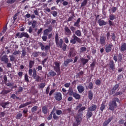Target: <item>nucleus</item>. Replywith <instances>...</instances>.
<instances>
[{"label": "nucleus", "mask_w": 126, "mask_h": 126, "mask_svg": "<svg viewBox=\"0 0 126 126\" xmlns=\"http://www.w3.org/2000/svg\"><path fill=\"white\" fill-rule=\"evenodd\" d=\"M117 103H120V99L118 97L114 98V100L111 101L108 105L110 111H115V109L118 108Z\"/></svg>", "instance_id": "1"}, {"label": "nucleus", "mask_w": 126, "mask_h": 126, "mask_svg": "<svg viewBox=\"0 0 126 126\" xmlns=\"http://www.w3.org/2000/svg\"><path fill=\"white\" fill-rule=\"evenodd\" d=\"M55 43L58 48H63V38L59 39V33H56L55 35Z\"/></svg>", "instance_id": "2"}, {"label": "nucleus", "mask_w": 126, "mask_h": 126, "mask_svg": "<svg viewBox=\"0 0 126 126\" xmlns=\"http://www.w3.org/2000/svg\"><path fill=\"white\" fill-rule=\"evenodd\" d=\"M77 42L79 43H81V39L74 34L72 36V39L70 40V43L72 44V45H75V44H76Z\"/></svg>", "instance_id": "3"}, {"label": "nucleus", "mask_w": 126, "mask_h": 126, "mask_svg": "<svg viewBox=\"0 0 126 126\" xmlns=\"http://www.w3.org/2000/svg\"><path fill=\"white\" fill-rule=\"evenodd\" d=\"M32 77L33 79H35V81H36V82H39L40 80H41V77L37 75V71L35 68L33 69Z\"/></svg>", "instance_id": "4"}, {"label": "nucleus", "mask_w": 126, "mask_h": 126, "mask_svg": "<svg viewBox=\"0 0 126 126\" xmlns=\"http://www.w3.org/2000/svg\"><path fill=\"white\" fill-rule=\"evenodd\" d=\"M55 66H54V70L57 73H58V75H60L61 74V67H60V63L59 62H55L54 63Z\"/></svg>", "instance_id": "5"}, {"label": "nucleus", "mask_w": 126, "mask_h": 126, "mask_svg": "<svg viewBox=\"0 0 126 126\" xmlns=\"http://www.w3.org/2000/svg\"><path fill=\"white\" fill-rule=\"evenodd\" d=\"M39 45L41 47V51H45V52H48L50 49H51V44L49 45H44L42 42H39Z\"/></svg>", "instance_id": "6"}, {"label": "nucleus", "mask_w": 126, "mask_h": 126, "mask_svg": "<svg viewBox=\"0 0 126 126\" xmlns=\"http://www.w3.org/2000/svg\"><path fill=\"white\" fill-rule=\"evenodd\" d=\"M18 37L19 38H23V37H25V38H29V34L27 33V32H21L20 34V32H18L16 34V38H17Z\"/></svg>", "instance_id": "7"}, {"label": "nucleus", "mask_w": 126, "mask_h": 126, "mask_svg": "<svg viewBox=\"0 0 126 126\" xmlns=\"http://www.w3.org/2000/svg\"><path fill=\"white\" fill-rule=\"evenodd\" d=\"M110 36L112 41H116V34L115 33H112L110 34V32H108L106 33V39L107 40H110Z\"/></svg>", "instance_id": "8"}, {"label": "nucleus", "mask_w": 126, "mask_h": 126, "mask_svg": "<svg viewBox=\"0 0 126 126\" xmlns=\"http://www.w3.org/2000/svg\"><path fill=\"white\" fill-rule=\"evenodd\" d=\"M87 59L83 58H80V61L81 63H82V64L83 65H85L89 62L90 60H91V57L90 55H87Z\"/></svg>", "instance_id": "9"}, {"label": "nucleus", "mask_w": 126, "mask_h": 126, "mask_svg": "<svg viewBox=\"0 0 126 126\" xmlns=\"http://www.w3.org/2000/svg\"><path fill=\"white\" fill-rule=\"evenodd\" d=\"M54 98L56 101H61L62 99H63V94H62V93L57 92L54 94Z\"/></svg>", "instance_id": "10"}, {"label": "nucleus", "mask_w": 126, "mask_h": 126, "mask_svg": "<svg viewBox=\"0 0 126 126\" xmlns=\"http://www.w3.org/2000/svg\"><path fill=\"white\" fill-rule=\"evenodd\" d=\"M83 117V114L82 113H78L77 116L75 117L76 121L78 124H80V122L82 121V117Z\"/></svg>", "instance_id": "11"}, {"label": "nucleus", "mask_w": 126, "mask_h": 126, "mask_svg": "<svg viewBox=\"0 0 126 126\" xmlns=\"http://www.w3.org/2000/svg\"><path fill=\"white\" fill-rule=\"evenodd\" d=\"M82 104L81 103H79L76 107V109L77 110H78V109H79L78 111V113H81V112H83V111H85V110L86 109V107H85V106H83L82 107Z\"/></svg>", "instance_id": "12"}, {"label": "nucleus", "mask_w": 126, "mask_h": 126, "mask_svg": "<svg viewBox=\"0 0 126 126\" xmlns=\"http://www.w3.org/2000/svg\"><path fill=\"white\" fill-rule=\"evenodd\" d=\"M109 68L113 71H115V69H116V65L115 63H114V61L110 60L109 63Z\"/></svg>", "instance_id": "13"}, {"label": "nucleus", "mask_w": 126, "mask_h": 126, "mask_svg": "<svg viewBox=\"0 0 126 126\" xmlns=\"http://www.w3.org/2000/svg\"><path fill=\"white\" fill-rule=\"evenodd\" d=\"M0 106L3 108V109H8L9 108V101L1 102L0 103Z\"/></svg>", "instance_id": "14"}, {"label": "nucleus", "mask_w": 126, "mask_h": 126, "mask_svg": "<svg viewBox=\"0 0 126 126\" xmlns=\"http://www.w3.org/2000/svg\"><path fill=\"white\" fill-rule=\"evenodd\" d=\"M113 46L114 45L112 43L106 45L105 48L106 53H110L112 51V48H113Z\"/></svg>", "instance_id": "15"}, {"label": "nucleus", "mask_w": 126, "mask_h": 126, "mask_svg": "<svg viewBox=\"0 0 126 126\" xmlns=\"http://www.w3.org/2000/svg\"><path fill=\"white\" fill-rule=\"evenodd\" d=\"M113 119H114V117L112 116L109 117L106 121H105L103 123V126H107L112 121H113Z\"/></svg>", "instance_id": "16"}, {"label": "nucleus", "mask_w": 126, "mask_h": 126, "mask_svg": "<svg viewBox=\"0 0 126 126\" xmlns=\"http://www.w3.org/2000/svg\"><path fill=\"white\" fill-rule=\"evenodd\" d=\"M99 43L101 45H105V44H106V37L105 36L100 37Z\"/></svg>", "instance_id": "17"}, {"label": "nucleus", "mask_w": 126, "mask_h": 126, "mask_svg": "<svg viewBox=\"0 0 126 126\" xmlns=\"http://www.w3.org/2000/svg\"><path fill=\"white\" fill-rule=\"evenodd\" d=\"M77 89L79 93H82V92H84V90H85V89H84V87H83L81 85L77 86Z\"/></svg>", "instance_id": "18"}, {"label": "nucleus", "mask_w": 126, "mask_h": 126, "mask_svg": "<svg viewBox=\"0 0 126 126\" xmlns=\"http://www.w3.org/2000/svg\"><path fill=\"white\" fill-rule=\"evenodd\" d=\"M1 62H4V63H8V57L7 55H3L1 59Z\"/></svg>", "instance_id": "19"}, {"label": "nucleus", "mask_w": 126, "mask_h": 126, "mask_svg": "<svg viewBox=\"0 0 126 126\" xmlns=\"http://www.w3.org/2000/svg\"><path fill=\"white\" fill-rule=\"evenodd\" d=\"M121 52H125L126 51V43L121 44V46L120 47Z\"/></svg>", "instance_id": "20"}, {"label": "nucleus", "mask_w": 126, "mask_h": 126, "mask_svg": "<svg viewBox=\"0 0 126 126\" xmlns=\"http://www.w3.org/2000/svg\"><path fill=\"white\" fill-rule=\"evenodd\" d=\"M97 109V105L96 104H93L92 106H90L88 108V110L92 112H94V111H96Z\"/></svg>", "instance_id": "21"}, {"label": "nucleus", "mask_w": 126, "mask_h": 126, "mask_svg": "<svg viewBox=\"0 0 126 126\" xmlns=\"http://www.w3.org/2000/svg\"><path fill=\"white\" fill-rule=\"evenodd\" d=\"M93 111H91L89 109H88V111L87 112L86 114V118L87 119H90L93 116V113L92 112Z\"/></svg>", "instance_id": "22"}, {"label": "nucleus", "mask_w": 126, "mask_h": 126, "mask_svg": "<svg viewBox=\"0 0 126 126\" xmlns=\"http://www.w3.org/2000/svg\"><path fill=\"white\" fill-rule=\"evenodd\" d=\"M76 55V54L75 53V52H74V51H73V50L70 49L69 52V54L68 55V57L69 58H71L72 57H75Z\"/></svg>", "instance_id": "23"}, {"label": "nucleus", "mask_w": 126, "mask_h": 126, "mask_svg": "<svg viewBox=\"0 0 126 126\" xmlns=\"http://www.w3.org/2000/svg\"><path fill=\"white\" fill-rule=\"evenodd\" d=\"M52 30V28H49V29H45L43 32V35L48 36L49 35V32H51Z\"/></svg>", "instance_id": "24"}, {"label": "nucleus", "mask_w": 126, "mask_h": 126, "mask_svg": "<svg viewBox=\"0 0 126 126\" xmlns=\"http://www.w3.org/2000/svg\"><path fill=\"white\" fill-rule=\"evenodd\" d=\"M105 104H106V100L103 101L100 105V110L101 112H103L106 109V105Z\"/></svg>", "instance_id": "25"}, {"label": "nucleus", "mask_w": 126, "mask_h": 126, "mask_svg": "<svg viewBox=\"0 0 126 126\" xmlns=\"http://www.w3.org/2000/svg\"><path fill=\"white\" fill-rule=\"evenodd\" d=\"M98 23L99 26H103L104 25H107V22H105L104 20H102L101 19L98 20Z\"/></svg>", "instance_id": "26"}, {"label": "nucleus", "mask_w": 126, "mask_h": 126, "mask_svg": "<svg viewBox=\"0 0 126 126\" xmlns=\"http://www.w3.org/2000/svg\"><path fill=\"white\" fill-rule=\"evenodd\" d=\"M42 111L44 115H47L48 114V107L46 106H44L42 107Z\"/></svg>", "instance_id": "27"}, {"label": "nucleus", "mask_w": 126, "mask_h": 126, "mask_svg": "<svg viewBox=\"0 0 126 126\" xmlns=\"http://www.w3.org/2000/svg\"><path fill=\"white\" fill-rule=\"evenodd\" d=\"M10 92H11V91L10 90H3L1 91V92L0 93V94L5 95H6V94H8V93H10Z\"/></svg>", "instance_id": "28"}, {"label": "nucleus", "mask_w": 126, "mask_h": 126, "mask_svg": "<svg viewBox=\"0 0 126 126\" xmlns=\"http://www.w3.org/2000/svg\"><path fill=\"white\" fill-rule=\"evenodd\" d=\"M88 98L90 101L93 99V92H92V91H89L88 92Z\"/></svg>", "instance_id": "29"}, {"label": "nucleus", "mask_w": 126, "mask_h": 126, "mask_svg": "<svg viewBox=\"0 0 126 126\" xmlns=\"http://www.w3.org/2000/svg\"><path fill=\"white\" fill-rule=\"evenodd\" d=\"M48 74L49 76L54 77V76H56V75H57V73H56L54 70H50V71L49 72Z\"/></svg>", "instance_id": "30"}, {"label": "nucleus", "mask_w": 126, "mask_h": 126, "mask_svg": "<svg viewBox=\"0 0 126 126\" xmlns=\"http://www.w3.org/2000/svg\"><path fill=\"white\" fill-rule=\"evenodd\" d=\"M68 94L69 96H73V94H74V92H73V89L72 88H69V90L68 91Z\"/></svg>", "instance_id": "31"}, {"label": "nucleus", "mask_w": 126, "mask_h": 126, "mask_svg": "<svg viewBox=\"0 0 126 126\" xmlns=\"http://www.w3.org/2000/svg\"><path fill=\"white\" fill-rule=\"evenodd\" d=\"M72 62H73V60H72V59H67L64 61V64L65 65V66H67L68 63H72Z\"/></svg>", "instance_id": "32"}, {"label": "nucleus", "mask_w": 126, "mask_h": 126, "mask_svg": "<svg viewBox=\"0 0 126 126\" xmlns=\"http://www.w3.org/2000/svg\"><path fill=\"white\" fill-rule=\"evenodd\" d=\"M73 97H74V98L76 100H79V99L81 98V96L80 95V94L76 93H74V94H73Z\"/></svg>", "instance_id": "33"}, {"label": "nucleus", "mask_w": 126, "mask_h": 126, "mask_svg": "<svg viewBox=\"0 0 126 126\" xmlns=\"http://www.w3.org/2000/svg\"><path fill=\"white\" fill-rule=\"evenodd\" d=\"M64 30L67 35H71V31H70V30H69L68 27H65Z\"/></svg>", "instance_id": "34"}, {"label": "nucleus", "mask_w": 126, "mask_h": 126, "mask_svg": "<svg viewBox=\"0 0 126 126\" xmlns=\"http://www.w3.org/2000/svg\"><path fill=\"white\" fill-rule=\"evenodd\" d=\"M83 74H84V72H83V71H81L79 73L76 74L75 75V78L76 79L80 78V76L83 75Z\"/></svg>", "instance_id": "35"}, {"label": "nucleus", "mask_w": 126, "mask_h": 126, "mask_svg": "<svg viewBox=\"0 0 126 126\" xmlns=\"http://www.w3.org/2000/svg\"><path fill=\"white\" fill-rule=\"evenodd\" d=\"M96 65V61H94L93 63L90 64L91 70H94V68L95 67V65Z\"/></svg>", "instance_id": "36"}, {"label": "nucleus", "mask_w": 126, "mask_h": 126, "mask_svg": "<svg viewBox=\"0 0 126 126\" xmlns=\"http://www.w3.org/2000/svg\"><path fill=\"white\" fill-rule=\"evenodd\" d=\"M35 64V62L34 61L31 60L29 62V68H32L33 66H34V64Z\"/></svg>", "instance_id": "37"}, {"label": "nucleus", "mask_w": 126, "mask_h": 126, "mask_svg": "<svg viewBox=\"0 0 126 126\" xmlns=\"http://www.w3.org/2000/svg\"><path fill=\"white\" fill-rule=\"evenodd\" d=\"M71 110H72V109L71 107H69L67 109H64L63 113H64V114H70L71 112Z\"/></svg>", "instance_id": "38"}, {"label": "nucleus", "mask_w": 126, "mask_h": 126, "mask_svg": "<svg viewBox=\"0 0 126 126\" xmlns=\"http://www.w3.org/2000/svg\"><path fill=\"white\" fill-rule=\"evenodd\" d=\"M75 35L76 36H78V37H81V31L80 30H78L75 32Z\"/></svg>", "instance_id": "39"}, {"label": "nucleus", "mask_w": 126, "mask_h": 126, "mask_svg": "<svg viewBox=\"0 0 126 126\" xmlns=\"http://www.w3.org/2000/svg\"><path fill=\"white\" fill-rule=\"evenodd\" d=\"M116 91L112 88L111 90H109L108 91V94L109 95H113V94H115Z\"/></svg>", "instance_id": "40"}, {"label": "nucleus", "mask_w": 126, "mask_h": 126, "mask_svg": "<svg viewBox=\"0 0 126 126\" xmlns=\"http://www.w3.org/2000/svg\"><path fill=\"white\" fill-rule=\"evenodd\" d=\"M38 110V106H34L31 109V111L32 113H35Z\"/></svg>", "instance_id": "41"}, {"label": "nucleus", "mask_w": 126, "mask_h": 126, "mask_svg": "<svg viewBox=\"0 0 126 126\" xmlns=\"http://www.w3.org/2000/svg\"><path fill=\"white\" fill-rule=\"evenodd\" d=\"M17 0H7L6 2L9 4H12L16 2Z\"/></svg>", "instance_id": "42"}, {"label": "nucleus", "mask_w": 126, "mask_h": 126, "mask_svg": "<svg viewBox=\"0 0 126 126\" xmlns=\"http://www.w3.org/2000/svg\"><path fill=\"white\" fill-rule=\"evenodd\" d=\"M109 19L110 20H111V21L114 20V19H116V15L114 14H110Z\"/></svg>", "instance_id": "43"}, {"label": "nucleus", "mask_w": 126, "mask_h": 126, "mask_svg": "<svg viewBox=\"0 0 126 126\" xmlns=\"http://www.w3.org/2000/svg\"><path fill=\"white\" fill-rule=\"evenodd\" d=\"M23 91V87H20L18 89V90L17 92H16V94H18L19 93L21 94V93Z\"/></svg>", "instance_id": "44"}, {"label": "nucleus", "mask_w": 126, "mask_h": 126, "mask_svg": "<svg viewBox=\"0 0 126 126\" xmlns=\"http://www.w3.org/2000/svg\"><path fill=\"white\" fill-rule=\"evenodd\" d=\"M87 0H84L81 3V7H83V6H85V5L87 4Z\"/></svg>", "instance_id": "45"}, {"label": "nucleus", "mask_w": 126, "mask_h": 126, "mask_svg": "<svg viewBox=\"0 0 126 126\" xmlns=\"http://www.w3.org/2000/svg\"><path fill=\"white\" fill-rule=\"evenodd\" d=\"M51 14H52L54 17H57L58 16V12L56 11H53L52 12L50 13Z\"/></svg>", "instance_id": "46"}, {"label": "nucleus", "mask_w": 126, "mask_h": 126, "mask_svg": "<svg viewBox=\"0 0 126 126\" xmlns=\"http://www.w3.org/2000/svg\"><path fill=\"white\" fill-rule=\"evenodd\" d=\"M118 61L119 62L123 61V54L122 53H119L118 55Z\"/></svg>", "instance_id": "47"}, {"label": "nucleus", "mask_w": 126, "mask_h": 126, "mask_svg": "<svg viewBox=\"0 0 126 126\" xmlns=\"http://www.w3.org/2000/svg\"><path fill=\"white\" fill-rule=\"evenodd\" d=\"M87 51V48L85 47H82L80 48V53H84V52H86Z\"/></svg>", "instance_id": "48"}, {"label": "nucleus", "mask_w": 126, "mask_h": 126, "mask_svg": "<svg viewBox=\"0 0 126 126\" xmlns=\"http://www.w3.org/2000/svg\"><path fill=\"white\" fill-rule=\"evenodd\" d=\"M45 86H46V84H45V83H41L39 85V88L43 89L45 88Z\"/></svg>", "instance_id": "49"}, {"label": "nucleus", "mask_w": 126, "mask_h": 126, "mask_svg": "<svg viewBox=\"0 0 126 126\" xmlns=\"http://www.w3.org/2000/svg\"><path fill=\"white\" fill-rule=\"evenodd\" d=\"M22 117V114L21 113H18L16 116V119L17 120H20V119H21V118Z\"/></svg>", "instance_id": "50"}, {"label": "nucleus", "mask_w": 126, "mask_h": 126, "mask_svg": "<svg viewBox=\"0 0 126 126\" xmlns=\"http://www.w3.org/2000/svg\"><path fill=\"white\" fill-rule=\"evenodd\" d=\"M36 25H37V21L34 20L32 21V28H35L36 27Z\"/></svg>", "instance_id": "51"}, {"label": "nucleus", "mask_w": 126, "mask_h": 126, "mask_svg": "<svg viewBox=\"0 0 126 126\" xmlns=\"http://www.w3.org/2000/svg\"><path fill=\"white\" fill-rule=\"evenodd\" d=\"M25 81L27 83H28V82H29V78H28V74H26L25 75Z\"/></svg>", "instance_id": "52"}, {"label": "nucleus", "mask_w": 126, "mask_h": 126, "mask_svg": "<svg viewBox=\"0 0 126 126\" xmlns=\"http://www.w3.org/2000/svg\"><path fill=\"white\" fill-rule=\"evenodd\" d=\"M120 87V85L119 84H116L112 88L116 91Z\"/></svg>", "instance_id": "53"}, {"label": "nucleus", "mask_w": 126, "mask_h": 126, "mask_svg": "<svg viewBox=\"0 0 126 126\" xmlns=\"http://www.w3.org/2000/svg\"><path fill=\"white\" fill-rule=\"evenodd\" d=\"M39 52H35L32 54L33 57H34V58H37L38 56H39Z\"/></svg>", "instance_id": "54"}, {"label": "nucleus", "mask_w": 126, "mask_h": 126, "mask_svg": "<svg viewBox=\"0 0 126 126\" xmlns=\"http://www.w3.org/2000/svg\"><path fill=\"white\" fill-rule=\"evenodd\" d=\"M117 9H118L117 7H113L111 8V12L112 13H115V12H116V11H117Z\"/></svg>", "instance_id": "55"}, {"label": "nucleus", "mask_w": 126, "mask_h": 126, "mask_svg": "<svg viewBox=\"0 0 126 126\" xmlns=\"http://www.w3.org/2000/svg\"><path fill=\"white\" fill-rule=\"evenodd\" d=\"M14 84V83H13V82L11 83V82H9L7 84H6V85L7 86H8L9 87H11L12 86H13Z\"/></svg>", "instance_id": "56"}, {"label": "nucleus", "mask_w": 126, "mask_h": 126, "mask_svg": "<svg viewBox=\"0 0 126 126\" xmlns=\"http://www.w3.org/2000/svg\"><path fill=\"white\" fill-rule=\"evenodd\" d=\"M56 114L58 115V116H60V115H62L63 111H62L61 110H56Z\"/></svg>", "instance_id": "57"}, {"label": "nucleus", "mask_w": 126, "mask_h": 126, "mask_svg": "<svg viewBox=\"0 0 126 126\" xmlns=\"http://www.w3.org/2000/svg\"><path fill=\"white\" fill-rule=\"evenodd\" d=\"M118 123H119L120 125H124V124H125V120H124L123 119H121L119 121Z\"/></svg>", "instance_id": "58"}, {"label": "nucleus", "mask_w": 126, "mask_h": 126, "mask_svg": "<svg viewBox=\"0 0 126 126\" xmlns=\"http://www.w3.org/2000/svg\"><path fill=\"white\" fill-rule=\"evenodd\" d=\"M25 107H27L26 103L21 104L20 106L19 107V109H22V108H25Z\"/></svg>", "instance_id": "59"}, {"label": "nucleus", "mask_w": 126, "mask_h": 126, "mask_svg": "<svg viewBox=\"0 0 126 126\" xmlns=\"http://www.w3.org/2000/svg\"><path fill=\"white\" fill-rule=\"evenodd\" d=\"M9 57V58H10V61L11 62H14V60H15V57H14L13 55H10Z\"/></svg>", "instance_id": "60"}, {"label": "nucleus", "mask_w": 126, "mask_h": 126, "mask_svg": "<svg viewBox=\"0 0 126 126\" xmlns=\"http://www.w3.org/2000/svg\"><path fill=\"white\" fill-rule=\"evenodd\" d=\"M89 89H91V90L93 89V83H92V82L89 83Z\"/></svg>", "instance_id": "61"}, {"label": "nucleus", "mask_w": 126, "mask_h": 126, "mask_svg": "<svg viewBox=\"0 0 126 126\" xmlns=\"http://www.w3.org/2000/svg\"><path fill=\"white\" fill-rule=\"evenodd\" d=\"M53 115V118L54 119V120H59V117L58 116H57V114H56V113H54Z\"/></svg>", "instance_id": "62"}, {"label": "nucleus", "mask_w": 126, "mask_h": 126, "mask_svg": "<svg viewBox=\"0 0 126 126\" xmlns=\"http://www.w3.org/2000/svg\"><path fill=\"white\" fill-rule=\"evenodd\" d=\"M67 47V45L65 44H64L63 45V46L62 47L63 51H66V48Z\"/></svg>", "instance_id": "63"}, {"label": "nucleus", "mask_w": 126, "mask_h": 126, "mask_svg": "<svg viewBox=\"0 0 126 126\" xmlns=\"http://www.w3.org/2000/svg\"><path fill=\"white\" fill-rule=\"evenodd\" d=\"M123 93L122 92H117L114 94V96H119V95H122Z\"/></svg>", "instance_id": "64"}]
</instances>
